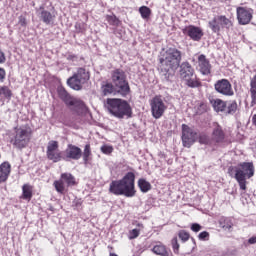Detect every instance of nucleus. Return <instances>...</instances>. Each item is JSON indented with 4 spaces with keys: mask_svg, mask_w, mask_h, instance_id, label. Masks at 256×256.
Segmentation results:
<instances>
[{
    "mask_svg": "<svg viewBox=\"0 0 256 256\" xmlns=\"http://www.w3.org/2000/svg\"><path fill=\"white\" fill-rule=\"evenodd\" d=\"M106 21L109 23V25H112L113 27H119L121 24V20L115 16V14L112 15H106Z\"/></svg>",
    "mask_w": 256,
    "mask_h": 256,
    "instance_id": "obj_31",
    "label": "nucleus"
},
{
    "mask_svg": "<svg viewBox=\"0 0 256 256\" xmlns=\"http://www.w3.org/2000/svg\"><path fill=\"white\" fill-rule=\"evenodd\" d=\"M70 109L73 115H78L81 117L82 115H87L89 113V108L87 104L80 98L74 97L69 104L66 106Z\"/></svg>",
    "mask_w": 256,
    "mask_h": 256,
    "instance_id": "obj_14",
    "label": "nucleus"
},
{
    "mask_svg": "<svg viewBox=\"0 0 256 256\" xmlns=\"http://www.w3.org/2000/svg\"><path fill=\"white\" fill-rule=\"evenodd\" d=\"M219 226L224 229V231H231L233 228V222H231L230 218L222 217L219 220Z\"/></svg>",
    "mask_w": 256,
    "mask_h": 256,
    "instance_id": "obj_28",
    "label": "nucleus"
},
{
    "mask_svg": "<svg viewBox=\"0 0 256 256\" xmlns=\"http://www.w3.org/2000/svg\"><path fill=\"white\" fill-rule=\"evenodd\" d=\"M10 143L16 149H25L29 143V132L23 128H15V135L11 138Z\"/></svg>",
    "mask_w": 256,
    "mask_h": 256,
    "instance_id": "obj_11",
    "label": "nucleus"
},
{
    "mask_svg": "<svg viewBox=\"0 0 256 256\" xmlns=\"http://www.w3.org/2000/svg\"><path fill=\"white\" fill-rule=\"evenodd\" d=\"M152 252L155 253V255L160 256H169L171 251L168 250L165 245L163 244H157L152 248Z\"/></svg>",
    "mask_w": 256,
    "mask_h": 256,
    "instance_id": "obj_26",
    "label": "nucleus"
},
{
    "mask_svg": "<svg viewBox=\"0 0 256 256\" xmlns=\"http://www.w3.org/2000/svg\"><path fill=\"white\" fill-rule=\"evenodd\" d=\"M236 15L239 25H249L253 19V9L239 6L236 8Z\"/></svg>",
    "mask_w": 256,
    "mask_h": 256,
    "instance_id": "obj_15",
    "label": "nucleus"
},
{
    "mask_svg": "<svg viewBox=\"0 0 256 256\" xmlns=\"http://www.w3.org/2000/svg\"><path fill=\"white\" fill-rule=\"evenodd\" d=\"M198 142L200 145H211V139L207 136V134L198 135Z\"/></svg>",
    "mask_w": 256,
    "mask_h": 256,
    "instance_id": "obj_35",
    "label": "nucleus"
},
{
    "mask_svg": "<svg viewBox=\"0 0 256 256\" xmlns=\"http://www.w3.org/2000/svg\"><path fill=\"white\" fill-rule=\"evenodd\" d=\"M150 107L152 117L154 119H161L162 115H165V111H167V105L163 101V97L155 96L150 100Z\"/></svg>",
    "mask_w": 256,
    "mask_h": 256,
    "instance_id": "obj_12",
    "label": "nucleus"
},
{
    "mask_svg": "<svg viewBox=\"0 0 256 256\" xmlns=\"http://www.w3.org/2000/svg\"><path fill=\"white\" fill-rule=\"evenodd\" d=\"M179 239H181L182 243H185L186 241H189V233L185 230H180L178 233Z\"/></svg>",
    "mask_w": 256,
    "mask_h": 256,
    "instance_id": "obj_37",
    "label": "nucleus"
},
{
    "mask_svg": "<svg viewBox=\"0 0 256 256\" xmlns=\"http://www.w3.org/2000/svg\"><path fill=\"white\" fill-rule=\"evenodd\" d=\"M182 33L183 35H186V37H189L191 41H196L197 43H199V41H201L205 35L203 29L195 25L186 26L184 29H182Z\"/></svg>",
    "mask_w": 256,
    "mask_h": 256,
    "instance_id": "obj_16",
    "label": "nucleus"
},
{
    "mask_svg": "<svg viewBox=\"0 0 256 256\" xmlns=\"http://www.w3.org/2000/svg\"><path fill=\"white\" fill-rule=\"evenodd\" d=\"M6 58H5V53L0 50V64L5 63Z\"/></svg>",
    "mask_w": 256,
    "mask_h": 256,
    "instance_id": "obj_47",
    "label": "nucleus"
},
{
    "mask_svg": "<svg viewBox=\"0 0 256 256\" xmlns=\"http://www.w3.org/2000/svg\"><path fill=\"white\" fill-rule=\"evenodd\" d=\"M81 205H83V201H81V199H75V200L73 201V206H74V207L79 208V207H81Z\"/></svg>",
    "mask_w": 256,
    "mask_h": 256,
    "instance_id": "obj_46",
    "label": "nucleus"
},
{
    "mask_svg": "<svg viewBox=\"0 0 256 256\" xmlns=\"http://www.w3.org/2000/svg\"><path fill=\"white\" fill-rule=\"evenodd\" d=\"M248 243L250 245H255L256 243V236H252L251 238L248 239Z\"/></svg>",
    "mask_w": 256,
    "mask_h": 256,
    "instance_id": "obj_48",
    "label": "nucleus"
},
{
    "mask_svg": "<svg viewBox=\"0 0 256 256\" xmlns=\"http://www.w3.org/2000/svg\"><path fill=\"white\" fill-rule=\"evenodd\" d=\"M105 107L108 109L109 113L117 119H123L124 117L131 119V117H133V108H131V104H129L127 100L108 98Z\"/></svg>",
    "mask_w": 256,
    "mask_h": 256,
    "instance_id": "obj_4",
    "label": "nucleus"
},
{
    "mask_svg": "<svg viewBox=\"0 0 256 256\" xmlns=\"http://www.w3.org/2000/svg\"><path fill=\"white\" fill-rule=\"evenodd\" d=\"M110 256H118V255L115 253H110Z\"/></svg>",
    "mask_w": 256,
    "mask_h": 256,
    "instance_id": "obj_49",
    "label": "nucleus"
},
{
    "mask_svg": "<svg viewBox=\"0 0 256 256\" xmlns=\"http://www.w3.org/2000/svg\"><path fill=\"white\" fill-rule=\"evenodd\" d=\"M137 237H139V229H133L130 232V237L129 239H137Z\"/></svg>",
    "mask_w": 256,
    "mask_h": 256,
    "instance_id": "obj_43",
    "label": "nucleus"
},
{
    "mask_svg": "<svg viewBox=\"0 0 256 256\" xmlns=\"http://www.w3.org/2000/svg\"><path fill=\"white\" fill-rule=\"evenodd\" d=\"M36 14L39 17L40 21H42V23H44L45 25H53V22L55 21V15L45 10V4H42L38 8H36Z\"/></svg>",
    "mask_w": 256,
    "mask_h": 256,
    "instance_id": "obj_17",
    "label": "nucleus"
},
{
    "mask_svg": "<svg viewBox=\"0 0 256 256\" xmlns=\"http://www.w3.org/2000/svg\"><path fill=\"white\" fill-rule=\"evenodd\" d=\"M22 199L25 201H31L33 199V186L30 184H24L22 186Z\"/></svg>",
    "mask_w": 256,
    "mask_h": 256,
    "instance_id": "obj_24",
    "label": "nucleus"
},
{
    "mask_svg": "<svg viewBox=\"0 0 256 256\" xmlns=\"http://www.w3.org/2000/svg\"><path fill=\"white\" fill-rule=\"evenodd\" d=\"M237 111V101H232L227 108L228 115H233Z\"/></svg>",
    "mask_w": 256,
    "mask_h": 256,
    "instance_id": "obj_36",
    "label": "nucleus"
},
{
    "mask_svg": "<svg viewBox=\"0 0 256 256\" xmlns=\"http://www.w3.org/2000/svg\"><path fill=\"white\" fill-rule=\"evenodd\" d=\"M112 84L117 89L118 95L121 97H127L131 93V87L129 86V81L127 80V74L123 69L117 68L111 72Z\"/></svg>",
    "mask_w": 256,
    "mask_h": 256,
    "instance_id": "obj_6",
    "label": "nucleus"
},
{
    "mask_svg": "<svg viewBox=\"0 0 256 256\" xmlns=\"http://www.w3.org/2000/svg\"><path fill=\"white\" fill-rule=\"evenodd\" d=\"M63 161H79L83 157L84 165L89 164V157H91V145L86 144L84 151L79 146L68 144L64 151Z\"/></svg>",
    "mask_w": 256,
    "mask_h": 256,
    "instance_id": "obj_5",
    "label": "nucleus"
},
{
    "mask_svg": "<svg viewBox=\"0 0 256 256\" xmlns=\"http://www.w3.org/2000/svg\"><path fill=\"white\" fill-rule=\"evenodd\" d=\"M182 144L183 147L190 149V147L197 143V139H199V134L193 128L189 127L187 124H182Z\"/></svg>",
    "mask_w": 256,
    "mask_h": 256,
    "instance_id": "obj_10",
    "label": "nucleus"
},
{
    "mask_svg": "<svg viewBox=\"0 0 256 256\" xmlns=\"http://www.w3.org/2000/svg\"><path fill=\"white\" fill-rule=\"evenodd\" d=\"M0 159H1V154H0Z\"/></svg>",
    "mask_w": 256,
    "mask_h": 256,
    "instance_id": "obj_51",
    "label": "nucleus"
},
{
    "mask_svg": "<svg viewBox=\"0 0 256 256\" xmlns=\"http://www.w3.org/2000/svg\"><path fill=\"white\" fill-rule=\"evenodd\" d=\"M225 141V131L219 123H214V128L212 131V142L213 143H223Z\"/></svg>",
    "mask_w": 256,
    "mask_h": 256,
    "instance_id": "obj_18",
    "label": "nucleus"
},
{
    "mask_svg": "<svg viewBox=\"0 0 256 256\" xmlns=\"http://www.w3.org/2000/svg\"><path fill=\"white\" fill-rule=\"evenodd\" d=\"M9 175H11V164L6 161L0 164V184L5 183Z\"/></svg>",
    "mask_w": 256,
    "mask_h": 256,
    "instance_id": "obj_20",
    "label": "nucleus"
},
{
    "mask_svg": "<svg viewBox=\"0 0 256 256\" xmlns=\"http://www.w3.org/2000/svg\"><path fill=\"white\" fill-rule=\"evenodd\" d=\"M18 24H20L21 27H27V18L23 15L19 16Z\"/></svg>",
    "mask_w": 256,
    "mask_h": 256,
    "instance_id": "obj_42",
    "label": "nucleus"
},
{
    "mask_svg": "<svg viewBox=\"0 0 256 256\" xmlns=\"http://www.w3.org/2000/svg\"><path fill=\"white\" fill-rule=\"evenodd\" d=\"M59 142L51 140L48 142L46 153H52L53 151H58Z\"/></svg>",
    "mask_w": 256,
    "mask_h": 256,
    "instance_id": "obj_34",
    "label": "nucleus"
},
{
    "mask_svg": "<svg viewBox=\"0 0 256 256\" xmlns=\"http://www.w3.org/2000/svg\"><path fill=\"white\" fill-rule=\"evenodd\" d=\"M228 175L232 179H236L240 191L245 193L247 191V179H251L255 175V166L253 162H242L236 166H230L228 168Z\"/></svg>",
    "mask_w": 256,
    "mask_h": 256,
    "instance_id": "obj_2",
    "label": "nucleus"
},
{
    "mask_svg": "<svg viewBox=\"0 0 256 256\" xmlns=\"http://www.w3.org/2000/svg\"><path fill=\"white\" fill-rule=\"evenodd\" d=\"M209 101H210V104L212 105L214 111H225V109H227V102L217 98V99H214L213 97H209Z\"/></svg>",
    "mask_w": 256,
    "mask_h": 256,
    "instance_id": "obj_22",
    "label": "nucleus"
},
{
    "mask_svg": "<svg viewBox=\"0 0 256 256\" xmlns=\"http://www.w3.org/2000/svg\"><path fill=\"white\" fill-rule=\"evenodd\" d=\"M180 77L184 82V85L190 87V89H197L201 87V82L197 79L195 69L189 62H183L180 66Z\"/></svg>",
    "mask_w": 256,
    "mask_h": 256,
    "instance_id": "obj_7",
    "label": "nucleus"
},
{
    "mask_svg": "<svg viewBox=\"0 0 256 256\" xmlns=\"http://www.w3.org/2000/svg\"><path fill=\"white\" fill-rule=\"evenodd\" d=\"M193 243H195V239L192 238Z\"/></svg>",
    "mask_w": 256,
    "mask_h": 256,
    "instance_id": "obj_50",
    "label": "nucleus"
},
{
    "mask_svg": "<svg viewBox=\"0 0 256 256\" xmlns=\"http://www.w3.org/2000/svg\"><path fill=\"white\" fill-rule=\"evenodd\" d=\"M6 75L5 69L0 67V83H4Z\"/></svg>",
    "mask_w": 256,
    "mask_h": 256,
    "instance_id": "obj_44",
    "label": "nucleus"
},
{
    "mask_svg": "<svg viewBox=\"0 0 256 256\" xmlns=\"http://www.w3.org/2000/svg\"><path fill=\"white\" fill-rule=\"evenodd\" d=\"M102 94L107 97V95H117V89L115 88L113 83L107 82L106 84L102 85Z\"/></svg>",
    "mask_w": 256,
    "mask_h": 256,
    "instance_id": "obj_23",
    "label": "nucleus"
},
{
    "mask_svg": "<svg viewBox=\"0 0 256 256\" xmlns=\"http://www.w3.org/2000/svg\"><path fill=\"white\" fill-rule=\"evenodd\" d=\"M190 229L194 233H199V231H201V229H203V226H201L199 223H192Z\"/></svg>",
    "mask_w": 256,
    "mask_h": 256,
    "instance_id": "obj_40",
    "label": "nucleus"
},
{
    "mask_svg": "<svg viewBox=\"0 0 256 256\" xmlns=\"http://www.w3.org/2000/svg\"><path fill=\"white\" fill-rule=\"evenodd\" d=\"M198 63L202 75H209V73H211V64L209 63V60H207L204 54H201L198 57Z\"/></svg>",
    "mask_w": 256,
    "mask_h": 256,
    "instance_id": "obj_19",
    "label": "nucleus"
},
{
    "mask_svg": "<svg viewBox=\"0 0 256 256\" xmlns=\"http://www.w3.org/2000/svg\"><path fill=\"white\" fill-rule=\"evenodd\" d=\"M0 97L11 101V97H13V92L9 89L8 86H0Z\"/></svg>",
    "mask_w": 256,
    "mask_h": 256,
    "instance_id": "obj_30",
    "label": "nucleus"
},
{
    "mask_svg": "<svg viewBox=\"0 0 256 256\" xmlns=\"http://www.w3.org/2000/svg\"><path fill=\"white\" fill-rule=\"evenodd\" d=\"M109 192L112 195H124V197H135L137 190H135V173L128 172L122 179L113 180L110 183Z\"/></svg>",
    "mask_w": 256,
    "mask_h": 256,
    "instance_id": "obj_3",
    "label": "nucleus"
},
{
    "mask_svg": "<svg viewBox=\"0 0 256 256\" xmlns=\"http://www.w3.org/2000/svg\"><path fill=\"white\" fill-rule=\"evenodd\" d=\"M138 187L141 193H149V191H151L152 189L151 183L147 181L145 178H140L138 180Z\"/></svg>",
    "mask_w": 256,
    "mask_h": 256,
    "instance_id": "obj_27",
    "label": "nucleus"
},
{
    "mask_svg": "<svg viewBox=\"0 0 256 256\" xmlns=\"http://www.w3.org/2000/svg\"><path fill=\"white\" fill-rule=\"evenodd\" d=\"M172 249L174 253L178 254L179 253V242L177 241V237L172 239Z\"/></svg>",
    "mask_w": 256,
    "mask_h": 256,
    "instance_id": "obj_41",
    "label": "nucleus"
},
{
    "mask_svg": "<svg viewBox=\"0 0 256 256\" xmlns=\"http://www.w3.org/2000/svg\"><path fill=\"white\" fill-rule=\"evenodd\" d=\"M66 59H67V61H77L79 59V57H77V55H75V54L69 53L66 56Z\"/></svg>",
    "mask_w": 256,
    "mask_h": 256,
    "instance_id": "obj_45",
    "label": "nucleus"
},
{
    "mask_svg": "<svg viewBox=\"0 0 256 256\" xmlns=\"http://www.w3.org/2000/svg\"><path fill=\"white\" fill-rule=\"evenodd\" d=\"M47 155V159H49V161H52L53 163H59V161H62L63 159V155H61V152L59 151H53V152H48L46 153Z\"/></svg>",
    "mask_w": 256,
    "mask_h": 256,
    "instance_id": "obj_29",
    "label": "nucleus"
},
{
    "mask_svg": "<svg viewBox=\"0 0 256 256\" xmlns=\"http://www.w3.org/2000/svg\"><path fill=\"white\" fill-rule=\"evenodd\" d=\"M57 193H61V195L65 194V183L62 180H56L53 183Z\"/></svg>",
    "mask_w": 256,
    "mask_h": 256,
    "instance_id": "obj_33",
    "label": "nucleus"
},
{
    "mask_svg": "<svg viewBox=\"0 0 256 256\" xmlns=\"http://www.w3.org/2000/svg\"><path fill=\"white\" fill-rule=\"evenodd\" d=\"M101 151L104 155H111V153H113V146L103 145Z\"/></svg>",
    "mask_w": 256,
    "mask_h": 256,
    "instance_id": "obj_38",
    "label": "nucleus"
},
{
    "mask_svg": "<svg viewBox=\"0 0 256 256\" xmlns=\"http://www.w3.org/2000/svg\"><path fill=\"white\" fill-rule=\"evenodd\" d=\"M60 180H62L64 185L66 184L67 187H73V186L77 185V182L75 181V176H73V174H71V173L61 174Z\"/></svg>",
    "mask_w": 256,
    "mask_h": 256,
    "instance_id": "obj_25",
    "label": "nucleus"
},
{
    "mask_svg": "<svg viewBox=\"0 0 256 256\" xmlns=\"http://www.w3.org/2000/svg\"><path fill=\"white\" fill-rule=\"evenodd\" d=\"M214 90L219 95H223V97H233L235 95V91H233V85L231 82L225 78L217 80L214 83Z\"/></svg>",
    "mask_w": 256,
    "mask_h": 256,
    "instance_id": "obj_13",
    "label": "nucleus"
},
{
    "mask_svg": "<svg viewBox=\"0 0 256 256\" xmlns=\"http://www.w3.org/2000/svg\"><path fill=\"white\" fill-rule=\"evenodd\" d=\"M181 51L175 47L168 48L159 56L160 71L164 81L171 83L175 79V73L181 65Z\"/></svg>",
    "mask_w": 256,
    "mask_h": 256,
    "instance_id": "obj_1",
    "label": "nucleus"
},
{
    "mask_svg": "<svg viewBox=\"0 0 256 256\" xmlns=\"http://www.w3.org/2000/svg\"><path fill=\"white\" fill-rule=\"evenodd\" d=\"M57 93L59 99H61V101L65 103L66 107L68 106L69 102L75 98L74 96H71V94H69V92H67V90L63 86H58Z\"/></svg>",
    "mask_w": 256,
    "mask_h": 256,
    "instance_id": "obj_21",
    "label": "nucleus"
},
{
    "mask_svg": "<svg viewBox=\"0 0 256 256\" xmlns=\"http://www.w3.org/2000/svg\"><path fill=\"white\" fill-rule=\"evenodd\" d=\"M198 239L200 241H209V232L207 231L200 232L198 235Z\"/></svg>",
    "mask_w": 256,
    "mask_h": 256,
    "instance_id": "obj_39",
    "label": "nucleus"
},
{
    "mask_svg": "<svg viewBox=\"0 0 256 256\" xmlns=\"http://www.w3.org/2000/svg\"><path fill=\"white\" fill-rule=\"evenodd\" d=\"M138 11H139L142 19H144L146 21H147V19H149V17H151V8H149L147 6H141Z\"/></svg>",
    "mask_w": 256,
    "mask_h": 256,
    "instance_id": "obj_32",
    "label": "nucleus"
},
{
    "mask_svg": "<svg viewBox=\"0 0 256 256\" xmlns=\"http://www.w3.org/2000/svg\"><path fill=\"white\" fill-rule=\"evenodd\" d=\"M90 78L91 76L89 71L83 67H80L71 77L67 79V85L74 91H81V89H83V85H85Z\"/></svg>",
    "mask_w": 256,
    "mask_h": 256,
    "instance_id": "obj_8",
    "label": "nucleus"
},
{
    "mask_svg": "<svg viewBox=\"0 0 256 256\" xmlns=\"http://www.w3.org/2000/svg\"><path fill=\"white\" fill-rule=\"evenodd\" d=\"M208 27L211 29L212 33L219 34L221 33V29H231V27H233V23L226 16L217 15L208 22Z\"/></svg>",
    "mask_w": 256,
    "mask_h": 256,
    "instance_id": "obj_9",
    "label": "nucleus"
}]
</instances>
